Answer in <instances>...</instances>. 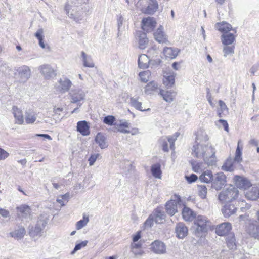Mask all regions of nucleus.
Returning a JSON list of instances; mask_svg holds the SVG:
<instances>
[{
    "mask_svg": "<svg viewBox=\"0 0 259 259\" xmlns=\"http://www.w3.org/2000/svg\"><path fill=\"white\" fill-rule=\"evenodd\" d=\"M151 171L152 174L155 178L160 179L161 178L162 171L161 165L159 163H156L152 165Z\"/></svg>",
    "mask_w": 259,
    "mask_h": 259,
    "instance_id": "58836bf2",
    "label": "nucleus"
},
{
    "mask_svg": "<svg viewBox=\"0 0 259 259\" xmlns=\"http://www.w3.org/2000/svg\"><path fill=\"white\" fill-rule=\"evenodd\" d=\"M85 93L80 88H75L70 91L68 94V99L71 103H76L79 106H81L82 103L85 97Z\"/></svg>",
    "mask_w": 259,
    "mask_h": 259,
    "instance_id": "423d86ee",
    "label": "nucleus"
},
{
    "mask_svg": "<svg viewBox=\"0 0 259 259\" xmlns=\"http://www.w3.org/2000/svg\"><path fill=\"white\" fill-rule=\"evenodd\" d=\"M198 191L199 196L204 199L206 197L207 189L205 185H198Z\"/></svg>",
    "mask_w": 259,
    "mask_h": 259,
    "instance_id": "09e8293b",
    "label": "nucleus"
},
{
    "mask_svg": "<svg viewBox=\"0 0 259 259\" xmlns=\"http://www.w3.org/2000/svg\"><path fill=\"white\" fill-rule=\"evenodd\" d=\"M148 43V39L145 33H140L139 35V48L141 49H145Z\"/></svg>",
    "mask_w": 259,
    "mask_h": 259,
    "instance_id": "79ce46f5",
    "label": "nucleus"
},
{
    "mask_svg": "<svg viewBox=\"0 0 259 259\" xmlns=\"http://www.w3.org/2000/svg\"><path fill=\"white\" fill-rule=\"evenodd\" d=\"M236 210V207L233 204H226L222 209V212L225 217H229L234 214Z\"/></svg>",
    "mask_w": 259,
    "mask_h": 259,
    "instance_id": "7c9ffc66",
    "label": "nucleus"
},
{
    "mask_svg": "<svg viewBox=\"0 0 259 259\" xmlns=\"http://www.w3.org/2000/svg\"><path fill=\"white\" fill-rule=\"evenodd\" d=\"M8 156L9 153L4 149L0 148V160L6 159Z\"/></svg>",
    "mask_w": 259,
    "mask_h": 259,
    "instance_id": "052dcab7",
    "label": "nucleus"
},
{
    "mask_svg": "<svg viewBox=\"0 0 259 259\" xmlns=\"http://www.w3.org/2000/svg\"><path fill=\"white\" fill-rule=\"evenodd\" d=\"M179 50L177 48H165L163 50V54L165 57L170 59H174L177 57Z\"/></svg>",
    "mask_w": 259,
    "mask_h": 259,
    "instance_id": "473e14b6",
    "label": "nucleus"
},
{
    "mask_svg": "<svg viewBox=\"0 0 259 259\" xmlns=\"http://www.w3.org/2000/svg\"><path fill=\"white\" fill-rule=\"evenodd\" d=\"M39 70L46 79L55 76L56 73L54 69L48 64H43L39 67Z\"/></svg>",
    "mask_w": 259,
    "mask_h": 259,
    "instance_id": "ddd939ff",
    "label": "nucleus"
},
{
    "mask_svg": "<svg viewBox=\"0 0 259 259\" xmlns=\"http://www.w3.org/2000/svg\"><path fill=\"white\" fill-rule=\"evenodd\" d=\"M154 221V217L152 215H150L145 221L144 223L145 226L146 227H150L152 226Z\"/></svg>",
    "mask_w": 259,
    "mask_h": 259,
    "instance_id": "bf43d9fd",
    "label": "nucleus"
},
{
    "mask_svg": "<svg viewBox=\"0 0 259 259\" xmlns=\"http://www.w3.org/2000/svg\"><path fill=\"white\" fill-rule=\"evenodd\" d=\"M138 65L141 68H147L149 66L150 59L149 57L145 54H141L139 56Z\"/></svg>",
    "mask_w": 259,
    "mask_h": 259,
    "instance_id": "c85d7f7f",
    "label": "nucleus"
},
{
    "mask_svg": "<svg viewBox=\"0 0 259 259\" xmlns=\"http://www.w3.org/2000/svg\"><path fill=\"white\" fill-rule=\"evenodd\" d=\"M99 156V154H92L88 160L89 162V165L90 166L93 165Z\"/></svg>",
    "mask_w": 259,
    "mask_h": 259,
    "instance_id": "4d7b16f0",
    "label": "nucleus"
},
{
    "mask_svg": "<svg viewBox=\"0 0 259 259\" xmlns=\"http://www.w3.org/2000/svg\"><path fill=\"white\" fill-rule=\"evenodd\" d=\"M236 35L229 32L226 34H223L221 36V39L223 45H235L234 42L236 41Z\"/></svg>",
    "mask_w": 259,
    "mask_h": 259,
    "instance_id": "5701e85b",
    "label": "nucleus"
},
{
    "mask_svg": "<svg viewBox=\"0 0 259 259\" xmlns=\"http://www.w3.org/2000/svg\"><path fill=\"white\" fill-rule=\"evenodd\" d=\"M89 221V217L84 215L83 219L78 221L76 224V229L80 230L87 225Z\"/></svg>",
    "mask_w": 259,
    "mask_h": 259,
    "instance_id": "de8ad7c7",
    "label": "nucleus"
},
{
    "mask_svg": "<svg viewBox=\"0 0 259 259\" xmlns=\"http://www.w3.org/2000/svg\"><path fill=\"white\" fill-rule=\"evenodd\" d=\"M219 104L220 108L221 109L222 111H226L227 112H228V108H227L226 104L223 101L219 100Z\"/></svg>",
    "mask_w": 259,
    "mask_h": 259,
    "instance_id": "0e129e2a",
    "label": "nucleus"
},
{
    "mask_svg": "<svg viewBox=\"0 0 259 259\" xmlns=\"http://www.w3.org/2000/svg\"><path fill=\"white\" fill-rule=\"evenodd\" d=\"M199 180L202 182L209 183L212 181L213 175L211 170H207L204 171L199 177Z\"/></svg>",
    "mask_w": 259,
    "mask_h": 259,
    "instance_id": "e433bc0d",
    "label": "nucleus"
},
{
    "mask_svg": "<svg viewBox=\"0 0 259 259\" xmlns=\"http://www.w3.org/2000/svg\"><path fill=\"white\" fill-rule=\"evenodd\" d=\"M150 250L157 254H164L166 252L165 244L159 240H155L151 244Z\"/></svg>",
    "mask_w": 259,
    "mask_h": 259,
    "instance_id": "9b49d317",
    "label": "nucleus"
},
{
    "mask_svg": "<svg viewBox=\"0 0 259 259\" xmlns=\"http://www.w3.org/2000/svg\"><path fill=\"white\" fill-rule=\"evenodd\" d=\"M185 178L188 183H192L196 181L198 177L196 175L193 174L190 176H186Z\"/></svg>",
    "mask_w": 259,
    "mask_h": 259,
    "instance_id": "13d9d810",
    "label": "nucleus"
},
{
    "mask_svg": "<svg viewBox=\"0 0 259 259\" xmlns=\"http://www.w3.org/2000/svg\"><path fill=\"white\" fill-rule=\"evenodd\" d=\"M36 120V115L33 112H26L25 114V121L27 124H32Z\"/></svg>",
    "mask_w": 259,
    "mask_h": 259,
    "instance_id": "49530a36",
    "label": "nucleus"
},
{
    "mask_svg": "<svg viewBox=\"0 0 259 259\" xmlns=\"http://www.w3.org/2000/svg\"><path fill=\"white\" fill-rule=\"evenodd\" d=\"M234 180L236 186L240 189L246 190L251 185L250 182L248 179L242 177L235 176Z\"/></svg>",
    "mask_w": 259,
    "mask_h": 259,
    "instance_id": "f3484780",
    "label": "nucleus"
},
{
    "mask_svg": "<svg viewBox=\"0 0 259 259\" xmlns=\"http://www.w3.org/2000/svg\"><path fill=\"white\" fill-rule=\"evenodd\" d=\"M47 224L44 219H39L34 227H32L29 230V234L34 237L37 236H41V231L45 229Z\"/></svg>",
    "mask_w": 259,
    "mask_h": 259,
    "instance_id": "1a4fd4ad",
    "label": "nucleus"
},
{
    "mask_svg": "<svg viewBox=\"0 0 259 259\" xmlns=\"http://www.w3.org/2000/svg\"><path fill=\"white\" fill-rule=\"evenodd\" d=\"M95 142L101 149H105L108 147L106 142V138L101 133H98L95 137Z\"/></svg>",
    "mask_w": 259,
    "mask_h": 259,
    "instance_id": "bb28decb",
    "label": "nucleus"
},
{
    "mask_svg": "<svg viewBox=\"0 0 259 259\" xmlns=\"http://www.w3.org/2000/svg\"><path fill=\"white\" fill-rule=\"evenodd\" d=\"M17 214L19 217L27 218L31 215V209L27 205L23 204L16 207Z\"/></svg>",
    "mask_w": 259,
    "mask_h": 259,
    "instance_id": "a211bd4d",
    "label": "nucleus"
},
{
    "mask_svg": "<svg viewBox=\"0 0 259 259\" xmlns=\"http://www.w3.org/2000/svg\"><path fill=\"white\" fill-rule=\"evenodd\" d=\"M259 70V64H255L250 69V72L254 75L255 73Z\"/></svg>",
    "mask_w": 259,
    "mask_h": 259,
    "instance_id": "774afa93",
    "label": "nucleus"
},
{
    "mask_svg": "<svg viewBox=\"0 0 259 259\" xmlns=\"http://www.w3.org/2000/svg\"><path fill=\"white\" fill-rule=\"evenodd\" d=\"M155 39L159 43H166L167 41L166 36L163 32V28L160 26L154 33Z\"/></svg>",
    "mask_w": 259,
    "mask_h": 259,
    "instance_id": "b1692460",
    "label": "nucleus"
},
{
    "mask_svg": "<svg viewBox=\"0 0 259 259\" xmlns=\"http://www.w3.org/2000/svg\"><path fill=\"white\" fill-rule=\"evenodd\" d=\"M223 53L224 57H227L228 56H232L235 52V45H223Z\"/></svg>",
    "mask_w": 259,
    "mask_h": 259,
    "instance_id": "a19ab883",
    "label": "nucleus"
},
{
    "mask_svg": "<svg viewBox=\"0 0 259 259\" xmlns=\"http://www.w3.org/2000/svg\"><path fill=\"white\" fill-rule=\"evenodd\" d=\"M246 231L250 236L259 240V225H256L253 221L246 226Z\"/></svg>",
    "mask_w": 259,
    "mask_h": 259,
    "instance_id": "dca6fc26",
    "label": "nucleus"
},
{
    "mask_svg": "<svg viewBox=\"0 0 259 259\" xmlns=\"http://www.w3.org/2000/svg\"><path fill=\"white\" fill-rule=\"evenodd\" d=\"M0 215L4 218H7L10 217V212L5 209L0 208Z\"/></svg>",
    "mask_w": 259,
    "mask_h": 259,
    "instance_id": "680f3d73",
    "label": "nucleus"
},
{
    "mask_svg": "<svg viewBox=\"0 0 259 259\" xmlns=\"http://www.w3.org/2000/svg\"><path fill=\"white\" fill-rule=\"evenodd\" d=\"M82 0H73L71 4L68 3L65 6V10L68 16L76 22H79L83 18V7L81 4Z\"/></svg>",
    "mask_w": 259,
    "mask_h": 259,
    "instance_id": "f03ea898",
    "label": "nucleus"
},
{
    "mask_svg": "<svg viewBox=\"0 0 259 259\" xmlns=\"http://www.w3.org/2000/svg\"><path fill=\"white\" fill-rule=\"evenodd\" d=\"M158 89V84L155 81H151L145 87V93L147 95L152 94Z\"/></svg>",
    "mask_w": 259,
    "mask_h": 259,
    "instance_id": "c9c22d12",
    "label": "nucleus"
},
{
    "mask_svg": "<svg viewBox=\"0 0 259 259\" xmlns=\"http://www.w3.org/2000/svg\"><path fill=\"white\" fill-rule=\"evenodd\" d=\"M138 5L141 6V11L147 14H154L158 8L156 0H139Z\"/></svg>",
    "mask_w": 259,
    "mask_h": 259,
    "instance_id": "39448f33",
    "label": "nucleus"
},
{
    "mask_svg": "<svg viewBox=\"0 0 259 259\" xmlns=\"http://www.w3.org/2000/svg\"><path fill=\"white\" fill-rule=\"evenodd\" d=\"M43 29H38L37 32L35 34V36L38 39H43Z\"/></svg>",
    "mask_w": 259,
    "mask_h": 259,
    "instance_id": "69168bd1",
    "label": "nucleus"
},
{
    "mask_svg": "<svg viewBox=\"0 0 259 259\" xmlns=\"http://www.w3.org/2000/svg\"><path fill=\"white\" fill-rule=\"evenodd\" d=\"M151 73L149 70L144 71L139 73V77L142 81L146 82L148 81Z\"/></svg>",
    "mask_w": 259,
    "mask_h": 259,
    "instance_id": "3c124183",
    "label": "nucleus"
},
{
    "mask_svg": "<svg viewBox=\"0 0 259 259\" xmlns=\"http://www.w3.org/2000/svg\"><path fill=\"white\" fill-rule=\"evenodd\" d=\"M71 81L67 78L60 79L59 81L58 90L62 93H65L69 91L72 85Z\"/></svg>",
    "mask_w": 259,
    "mask_h": 259,
    "instance_id": "4be33fe9",
    "label": "nucleus"
},
{
    "mask_svg": "<svg viewBox=\"0 0 259 259\" xmlns=\"http://www.w3.org/2000/svg\"><path fill=\"white\" fill-rule=\"evenodd\" d=\"M88 242V241L85 240L76 244L73 250L71 252V254H74L77 251L81 249L82 247L86 246Z\"/></svg>",
    "mask_w": 259,
    "mask_h": 259,
    "instance_id": "603ef678",
    "label": "nucleus"
},
{
    "mask_svg": "<svg viewBox=\"0 0 259 259\" xmlns=\"http://www.w3.org/2000/svg\"><path fill=\"white\" fill-rule=\"evenodd\" d=\"M209 223V221L206 217L198 215L194 221L192 227L194 234L197 237H201L207 231Z\"/></svg>",
    "mask_w": 259,
    "mask_h": 259,
    "instance_id": "7ed1b4c3",
    "label": "nucleus"
},
{
    "mask_svg": "<svg viewBox=\"0 0 259 259\" xmlns=\"http://www.w3.org/2000/svg\"><path fill=\"white\" fill-rule=\"evenodd\" d=\"M131 251L135 256H141L144 253L142 248L132 249Z\"/></svg>",
    "mask_w": 259,
    "mask_h": 259,
    "instance_id": "6e6d98bb",
    "label": "nucleus"
},
{
    "mask_svg": "<svg viewBox=\"0 0 259 259\" xmlns=\"http://www.w3.org/2000/svg\"><path fill=\"white\" fill-rule=\"evenodd\" d=\"M81 57L83 66L86 67L92 68L94 67V63H93L91 57L88 56L84 52H81Z\"/></svg>",
    "mask_w": 259,
    "mask_h": 259,
    "instance_id": "ea45409f",
    "label": "nucleus"
},
{
    "mask_svg": "<svg viewBox=\"0 0 259 259\" xmlns=\"http://www.w3.org/2000/svg\"><path fill=\"white\" fill-rule=\"evenodd\" d=\"M226 177L223 172L215 174L212 181V187L217 190H221L226 184Z\"/></svg>",
    "mask_w": 259,
    "mask_h": 259,
    "instance_id": "6e6552de",
    "label": "nucleus"
},
{
    "mask_svg": "<svg viewBox=\"0 0 259 259\" xmlns=\"http://www.w3.org/2000/svg\"><path fill=\"white\" fill-rule=\"evenodd\" d=\"M115 121V118L112 115H108L104 118L103 122L109 125H113Z\"/></svg>",
    "mask_w": 259,
    "mask_h": 259,
    "instance_id": "864d4df0",
    "label": "nucleus"
},
{
    "mask_svg": "<svg viewBox=\"0 0 259 259\" xmlns=\"http://www.w3.org/2000/svg\"><path fill=\"white\" fill-rule=\"evenodd\" d=\"M175 230L177 237L180 239H183L188 235V229L183 223L177 224Z\"/></svg>",
    "mask_w": 259,
    "mask_h": 259,
    "instance_id": "aec40b11",
    "label": "nucleus"
},
{
    "mask_svg": "<svg viewBox=\"0 0 259 259\" xmlns=\"http://www.w3.org/2000/svg\"><path fill=\"white\" fill-rule=\"evenodd\" d=\"M231 157H229L222 166V169L225 171H232L234 169V162Z\"/></svg>",
    "mask_w": 259,
    "mask_h": 259,
    "instance_id": "4c0bfd02",
    "label": "nucleus"
},
{
    "mask_svg": "<svg viewBox=\"0 0 259 259\" xmlns=\"http://www.w3.org/2000/svg\"><path fill=\"white\" fill-rule=\"evenodd\" d=\"M231 229V224L229 222H225L217 226L215 232L219 236H224L228 234Z\"/></svg>",
    "mask_w": 259,
    "mask_h": 259,
    "instance_id": "4468645a",
    "label": "nucleus"
},
{
    "mask_svg": "<svg viewBox=\"0 0 259 259\" xmlns=\"http://www.w3.org/2000/svg\"><path fill=\"white\" fill-rule=\"evenodd\" d=\"M226 243L230 249L234 250L236 249V239L234 234L230 233L228 235L226 238Z\"/></svg>",
    "mask_w": 259,
    "mask_h": 259,
    "instance_id": "f704fd0d",
    "label": "nucleus"
},
{
    "mask_svg": "<svg viewBox=\"0 0 259 259\" xmlns=\"http://www.w3.org/2000/svg\"><path fill=\"white\" fill-rule=\"evenodd\" d=\"M14 117L16 119V122L19 124H22L24 122V118L22 111L16 106L12 108Z\"/></svg>",
    "mask_w": 259,
    "mask_h": 259,
    "instance_id": "cd10ccee",
    "label": "nucleus"
},
{
    "mask_svg": "<svg viewBox=\"0 0 259 259\" xmlns=\"http://www.w3.org/2000/svg\"><path fill=\"white\" fill-rule=\"evenodd\" d=\"M154 217V221L156 223H162L163 220L165 219V215L163 211H162L160 208H156L153 214H152Z\"/></svg>",
    "mask_w": 259,
    "mask_h": 259,
    "instance_id": "72a5a7b5",
    "label": "nucleus"
},
{
    "mask_svg": "<svg viewBox=\"0 0 259 259\" xmlns=\"http://www.w3.org/2000/svg\"><path fill=\"white\" fill-rule=\"evenodd\" d=\"M142 248V243H141L140 242H133L131 244L130 248L131 249H136V248Z\"/></svg>",
    "mask_w": 259,
    "mask_h": 259,
    "instance_id": "e2e57ef3",
    "label": "nucleus"
},
{
    "mask_svg": "<svg viewBox=\"0 0 259 259\" xmlns=\"http://www.w3.org/2000/svg\"><path fill=\"white\" fill-rule=\"evenodd\" d=\"M179 134L178 133H175V135L169 137L168 138L167 137H162L159 140L160 144L161 145L162 147V149L165 152H167L168 151V142L170 144V148L171 149H174V143L177 139V137L179 136Z\"/></svg>",
    "mask_w": 259,
    "mask_h": 259,
    "instance_id": "9d476101",
    "label": "nucleus"
},
{
    "mask_svg": "<svg viewBox=\"0 0 259 259\" xmlns=\"http://www.w3.org/2000/svg\"><path fill=\"white\" fill-rule=\"evenodd\" d=\"M241 143V141L240 140H239L238 142V145H237V147L236 150L235 157L234 159H233V160H234V161L235 162H237V163H240L242 160V148H240V145Z\"/></svg>",
    "mask_w": 259,
    "mask_h": 259,
    "instance_id": "37998d69",
    "label": "nucleus"
},
{
    "mask_svg": "<svg viewBox=\"0 0 259 259\" xmlns=\"http://www.w3.org/2000/svg\"><path fill=\"white\" fill-rule=\"evenodd\" d=\"M26 233L25 228L21 226L17 230H15L14 231L10 233V236L17 239H21L23 238Z\"/></svg>",
    "mask_w": 259,
    "mask_h": 259,
    "instance_id": "2f4dec72",
    "label": "nucleus"
},
{
    "mask_svg": "<svg viewBox=\"0 0 259 259\" xmlns=\"http://www.w3.org/2000/svg\"><path fill=\"white\" fill-rule=\"evenodd\" d=\"M182 213L183 219L186 221H192L196 217V213L186 206L184 207Z\"/></svg>",
    "mask_w": 259,
    "mask_h": 259,
    "instance_id": "393cba45",
    "label": "nucleus"
},
{
    "mask_svg": "<svg viewBox=\"0 0 259 259\" xmlns=\"http://www.w3.org/2000/svg\"><path fill=\"white\" fill-rule=\"evenodd\" d=\"M69 197V194L68 193H67L65 194L64 195H60L57 198V202L60 204L61 206H63L65 205V204L64 203V200L68 202V199Z\"/></svg>",
    "mask_w": 259,
    "mask_h": 259,
    "instance_id": "8fccbe9b",
    "label": "nucleus"
},
{
    "mask_svg": "<svg viewBox=\"0 0 259 259\" xmlns=\"http://www.w3.org/2000/svg\"><path fill=\"white\" fill-rule=\"evenodd\" d=\"M156 24V22L154 18L148 17L142 20V28L144 31L150 32L155 27Z\"/></svg>",
    "mask_w": 259,
    "mask_h": 259,
    "instance_id": "f8f14e48",
    "label": "nucleus"
},
{
    "mask_svg": "<svg viewBox=\"0 0 259 259\" xmlns=\"http://www.w3.org/2000/svg\"><path fill=\"white\" fill-rule=\"evenodd\" d=\"M19 75L23 82L26 81L31 76V70L30 68L26 65L20 67L18 69Z\"/></svg>",
    "mask_w": 259,
    "mask_h": 259,
    "instance_id": "6ab92c4d",
    "label": "nucleus"
},
{
    "mask_svg": "<svg viewBox=\"0 0 259 259\" xmlns=\"http://www.w3.org/2000/svg\"><path fill=\"white\" fill-rule=\"evenodd\" d=\"M163 84L167 87H171L175 83V77L172 74L164 75L163 79Z\"/></svg>",
    "mask_w": 259,
    "mask_h": 259,
    "instance_id": "c03bdc74",
    "label": "nucleus"
},
{
    "mask_svg": "<svg viewBox=\"0 0 259 259\" xmlns=\"http://www.w3.org/2000/svg\"><path fill=\"white\" fill-rule=\"evenodd\" d=\"M216 27L219 31L223 32V34L229 33V32L230 30H232L235 33H236V28H233L231 24L225 21H223L221 23H217L216 24Z\"/></svg>",
    "mask_w": 259,
    "mask_h": 259,
    "instance_id": "412c9836",
    "label": "nucleus"
},
{
    "mask_svg": "<svg viewBox=\"0 0 259 259\" xmlns=\"http://www.w3.org/2000/svg\"><path fill=\"white\" fill-rule=\"evenodd\" d=\"M192 155L200 159H202L204 163L196 161L191 162L193 170L195 172L202 171L205 168L204 164L208 166L215 165L217 158L215 156L216 150L212 144L209 142V137L205 132L198 133L196 137L195 143L193 146Z\"/></svg>",
    "mask_w": 259,
    "mask_h": 259,
    "instance_id": "f257e3e1",
    "label": "nucleus"
},
{
    "mask_svg": "<svg viewBox=\"0 0 259 259\" xmlns=\"http://www.w3.org/2000/svg\"><path fill=\"white\" fill-rule=\"evenodd\" d=\"M218 121L222 124L224 128V130L228 132L229 126L227 121L223 119H219Z\"/></svg>",
    "mask_w": 259,
    "mask_h": 259,
    "instance_id": "338daca9",
    "label": "nucleus"
},
{
    "mask_svg": "<svg viewBox=\"0 0 259 259\" xmlns=\"http://www.w3.org/2000/svg\"><path fill=\"white\" fill-rule=\"evenodd\" d=\"M117 25H118V31H120V29L122 27L123 22L124 21V19L121 14H119L117 16Z\"/></svg>",
    "mask_w": 259,
    "mask_h": 259,
    "instance_id": "5fc2aeb1",
    "label": "nucleus"
},
{
    "mask_svg": "<svg viewBox=\"0 0 259 259\" xmlns=\"http://www.w3.org/2000/svg\"><path fill=\"white\" fill-rule=\"evenodd\" d=\"M130 103L132 106L135 107L136 109L140 110V111H146V109H143L142 107V103L139 102L138 98H131L130 99ZM149 108H148L147 110H149Z\"/></svg>",
    "mask_w": 259,
    "mask_h": 259,
    "instance_id": "a18cd8bd",
    "label": "nucleus"
},
{
    "mask_svg": "<svg viewBox=\"0 0 259 259\" xmlns=\"http://www.w3.org/2000/svg\"><path fill=\"white\" fill-rule=\"evenodd\" d=\"M245 193L247 199L250 200H256L259 198V188L251 185Z\"/></svg>",
    "mask_w": 259,
    "mask_h": 259,
    "instance_id": "2eb2a0df",
    "label": "nucleus"
},
{
    "mask_svg": "<svg viewBox=\"0 0 259 259\" xmlns=\"http://www.w3.org/2000/svg\"><path fill=\"white\" fill-rule=\"evenodd\" d=\"M237 188L231 186L222 191L219 195L218 198L222 203L229 202L235 200L238 196Z\"/></svg>",
    "mask_w": 259,
    "mask_h": 259,
    "instance_id": "20e7f679",
    "label": "nucleus"
},
{
    "mask_svg": "<svg viewBox=\"0 0 259 259\" xmlns=\"http://www.w3.org/2000/svg\"><path fill=\"white\" fill-rule=\"evenodd\" d=\"M174 199H171L165 204L166 212L170 215H174L177 212V205L183 204L180 196L175 194Z\"/></svg>",
    "mask_w": 259,
    "mask_h": 259,
    "instance_id": "0eeeda50",
    "label": "nucleus"
},
{
    "mask_svg": "<svg viewBox=\"0 0 259 259\" xmlns=\"http://www.w3.org/2000/svg\"><path fill=\"white\" fill-rule=\"evenodd\" d=\"M77 131L83 136H88L90 134L89 126L85 121H78L77 124Z\"/></svg>",
    "mask_w": 259,
    "mask_h": 259,
    "instance_id": "a878e982",
    "label": "nucleus"
},
{
    "mask_svg": "<svg viewBox=\"0 0 259 259\" xmlns=\"http://www.w3.org/2000/svg\"><path fill=\"white\" fill-rule=\"evenodd\" d=\"M159 94L163 97V100L168 102H171L175 96L176 93L170 91H164L163 90H160Z\"/></svg>",
    "mask_w": 259,
    "mask_h": 259,
    "instance_id": "c756f323",
    "label": "nucleus"
}]
</instances>
